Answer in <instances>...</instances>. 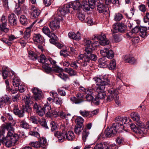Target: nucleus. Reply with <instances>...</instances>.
Segmentation results:
<instances>
[{"instance_id":"nucleus-4","label":"nucleus","mask_w":149,"mask_h":149,"mask_svg":"<svg viewBox=\"0 0 149 149\" xmlns=\"http://www.w3.org/2000/svg\"><path fill=\"white\" fill-rule=\"evenodd\" d=\"M131 117L134 121H136V125L133 123L130 125V127L132 130L136 134H140V117L138 113H136L132 112L130 114Z\"/></svg>"},{"instance_id":"nucleus-11","label":"nucleus","mask_w":149,"mask_h":149,"mask_svg":"<svg viewBox=\"0 0 149 149\" xmlns=\"http://www.w3.org/2000/svg\"><path fill=\"white\" fill-rule=\"evenodd\" d=\"M6 137V140H10L13 143V145L17 144L19 138L18 134H13L12 132L9 131L8 132Z\"/></svg>"},{"instance_id":"nucleus-2","label":"nucleus","mask_w":149,"mask_h":149,"mask_svg":"<svg viewBox=\"0 0 149 149\" xmlns=\"http://www.w3.org/2000/svg\"><path fill=\"white\" fill-rule=\"evenodd\" d=\"M95 81L96 84L97 86V87L95 85H93L92 86V89L97 93V96L100 99H104L105 97L106 93L104 91L105 89V86L109 84V80L107 79H101L99 78H95Z\"/></svg>"},{"instance_id":"nucleus-24","label":"nucleus","mask_w":149,"mask_h":149,"mask_svg":"<svg viewBox=\"0 0 149 149\" xmlns=\"http://www.w3.org/2000/svg\"><path fill=\"white\" fill-rule=\"evenodd\" d=\"M123 60L125 63L134 64L136 61L134 58L128 55H125L123 56Z\"/></svg>"},{"instance_id":"nucleus-40","label":"nucleus","mask_w":149,"mask_h":149,"mask_svg":"<svg viewBox=\"0 0 149 149\" xmlns=\"http://www.w3.org/2000/svg\"><path fill=\"white\" fill-rule=\"evenodd\" d=\"M29 57L31 60H36L38 58L37 55L33 51H29L28 52Z\"/></svg>"},{"instance_id":"nucleus-25","label":"nucleus","mask_w":149,"mask_h":149,"mask_svg":"<svg viewBox=\"0 0 149 149\" xmlns=\"http://www.w3.org/2000/svg\"><path fill=\"white\" fill-rule=\"evenodd\" d=\"M116 133V131L114 130L113 127H111L110 128H107L105 132V135L108 137L113 136Z\"/></svg>"},{"instance_id":"nucleus-10","label":"nucleus","mask_w":149,"mask_h":149,"mask_svg":"<svg viewBox=\"0 0 149 149\" xmlns=\"http://www.w3.org/2000/svg\"><path fill=\"white\" fill-rule=\"evenodd\" d=\"M70 10L69 8L68 4H65L59 8L57 12L58 15L61 17L59 19L61 20L62 18V16H64L68 13H70Z\"/></svg>"},{"instance_id":"nucleus-58","label":"nucleus","mask_w":149,"mask_h":149,"mask_svg":"<svg viewBox=\"0 0 149 149\" xmlns=\"http://www.w3.org/2000/svg\"><path fill=\"white\" fill-rule=\"evenodd\" d=\"M123 18L122 15L120 13H118L115 14L114 19L116 21H120Z\"/></svg>"},{"instance_id":"nucleus-53","label":"nucleus","mask_w":149,"mask_h":149,"mask_svg":"<svg viewBox=\"0 0 149 149\" xmlns=\"http://www.w3.org/2000/svg\"><path fill=\"white\" fill-rule=\"evenodd\" d=\"M49 58L48 59H47L45 56L44 55H41L40 57V62L42 63H45L47 62L48 61H49Z\"/></svg>"},{"instance_id":"nucleus-29","label":"nucleus","mask_w":149,"mask_h":149,"mask_svg":"<svg viewBox=\"0 0 149 149\" xmlns=\"http://www.w3.org/2000/svg\"><path fill=\"white\" fill-rule=\"evenodd\" d=\"M33 39L34 42L42 44L43 43V39L40 34H34L33 36Z\"/></svg>"},{"instance_id":"nucleus-1","label":"nucleus","mask_w":149,"mask_h":149,"mask_svg":"<svg viewBox=\"0 0 149 149\" xmlns=\"http://www.w3.org/2000/svg\"><path fill=\"white\" fill-rule=\"evenodd\" d=\"M100 43L98 41H95L91 44V47H85V52L84 54H81L78 56L79 59H81L82 61L81 63V65L85 67L91 61H95L97 59L96 55L93 53V51L96 48L98 47Z\"/></svg>"},{"instance_id":"nucleus-62","label":"nucleus","mask_w":149,"mask_h":149,"mask_svg":"<svg viewBox=\"0 0 149 149\" xmlns=\"http://www.w3.org/2000/svg\"><path fill=\"white\" fill-rule=\"evenodd\" d=\"M108 48L105 47L103 49L100 50V53L103 57H106L108 50Z\"/></svg>"},{"instance_id":"nucleus-39","label":"nucleus","mask_w":149,"mask_h":149,"mask_svg":"<svg viewBox=\"0 0 149 149\" xmlns=\"http://www.w3.org/2000/svg\"><path fill=\"white\" fill-rule=\"evenodd\" d=\"M19 21L20 23L24 25H27L28 22V19L24 15H22L20 16L19 18Z\"/></svg>"},{"instance_id":"nucleus-17","label":"nucleus","mask_w":149,"mask_h":149,"mask_svg":"<svg viewBox=\"0 0 149 149\" xmlns=\"http://www.w3.org/2000/svg\"><path fill=\"white\" fill-rule=\"evenodd\" d=\"M8 21L10 25L15 26L17 24V18L16 15L14 13H11L8 15Z\"/></svg>"},{"instance_id":"nucleus-47","label":"nucleus","mask_w":149,"mask_h":149,"mask_svg":"<svg viewBox=\"0 0 149 149\" xmlns=\"http://www.w3.org/2000/svg\"><path fill=\"white\" fill-rule=\"evenodd\" d=\"M58 76L61 79L65 81L69 79V77L68 74H65L62 72H61L58 74Z\"/></svg>"},{"instance_id":"nucleus-30","label":"nucleus","mask_w":149,"mask_h":149,"mask_svg":"<svg viewBox=\"0 0 149 149\" xmlns=\"http://www.w3.org/2000/svg\"><path fill=\"white\" fill-rule=\"evenodd\" d=\"M147 132V129L145 124L143 123H140V136H145Z\"/></svg>"},{"instance_id":"nucleus-13","label":"nucleus","mask_w":149,"mask_h":149,"mask_svg":"<svg viewBox=\"0 0 149 149\" xmlns=\"http://www.w3.org/2000/svg\"><path fill=\"white\" fill-rule=\"evenodd\" d=\"M68 5L69 8L71 10V11L72 10V9L74 10H79L81 8V6H82L79 1H75L73 3H69Z\"/></svg>"},{"instance_id":"nucleus-44","label":"nucleus","mask_w":149,"mask_h":149,"mask_svg":"<svg viewBox=\"0 0 149 149\" xmlns=\"http://www.w3.org/2000/svg\"><path fill=\"white\" fill-rule=\"evenodd\" d=\"M42 31L43 33L47 35L48 37L50 36L53 33L50 32V30L49 28L47 26H44L42 29Z\"/></svg>"},{"instance_id":"nucleus-60","label":"nucleus","mask_w":149,"mask_h":149,"mask_svg":"<svg viewBox=\"0 0 149 149\" xmlns=\"http://www.w3.org/2000/svg\"><path fill=\"white\" fill-rule=\"evenodd\" d=\"M84 42L85 45L87 47H91V40H87L86 39H85L84 40Z\"/></svg>"},{"instance_id":"nucleus-56","label":"nucleus","mask_w":149,"mask_h":149,"mask_svg":"<svg viewBox=\"0 0 149 149\" xmlns=\"http://www.w3.org/2000/svg\"><path fill=\"white\" fill-rule=\"evenodd\" d=\"M114 53L112 50H109L108 49L106 57L109 59H112L114 57Z\"/></svg>"},{"instance_id":"nucleus-49","label":"nucleus","mask_w":149,"mask_h":149,"mask_svg":"<svg viewBox=\"0 0 149 149\" xmlns=\"http://www.w3.org/2000/svg\"><path fill=\"white\" fill-rule=\"evenodd\" d=\"M12 82L13 84L15 87H17L21 84L20 80L16 78L13 79Z\"/></svg>"},{"instance_id":"nucleus-5","label":"nucleus","mask_w":149,"mask_h":149,"mask_svg":"<svg viewBox=\"0 0 149 149\" xmlns=\"http://www.w3.org/2000/svg\"><path fill=\"white\" fill-rule=\"evenodd\" d=\"M84 127L83 125L82 124H78L75 126L74 132L76 134L79 135L80 134L81 131L83 130L82 134V138L83 141L85 142L89 133L87 129L86 128L84 129Z\"/></svg>"},{"instance_id":"nucleus-34","label":"nucleus","mask_w":149,"mask_h":149,"mask_svg":"<svg viewBox=\"0 0 149 149\" xmlns=\"http://www.w3.org/2000/svg\"><path fill=\"white\" fill-rule=\"evenodd\" d=\"M53 101L54 104V107H55V105H59L61 106L63 102L61 98L59 97H56L54 98L53 99Z\"/></svg>"},{"instance_id":"nucleus-50","label":"nucleus","mask_w":149,"mask_h":149,"mask_svg":"<svg viewBox=\"0 0 149 149\" xmlns=\"http://www.w3.org/2000/svg\"><path fill=\"white\" fill-rule=\"evenodd\" d=\"M6 104H9L11 103V100L10 97L7 95H5L1 98Z\"/></svg>"},{"instance_id":"nucleus-52","label":"nucleus","mask_w":149,"mask_h":149,"mask_svg":"<svg viewBox=\"0 0 149 149\" xmlns=\"http://www.w3.org/2000/svg\"><path fill=\"white\" fill-rule=\"evenodd\" d=\"M7 24V23H1L0 25V27L1 30L5 32H7L9 31V29L6 27Z\"/></svg>"},{"instance_id":"nucleus-57","label":"nucleus","mask_w":149,"mask_h":149,"mask_svg":"<svg viewBox=\"0 0 149 149\" xmlns=\"http://www.w3.org/2000/svg\"><path fill=\"white\" fill-rule=\"evenodd\" d=\"M29 134L39 138L40 137V134L37 132L31 131L29 132Z\"/></svg>"},{"instance_id":"nucleus-27","label":"nucleus","mask_w":149,"mask_h":149,"mask_svg":"<svg viewBox=\"0 0 149 149\" xmlns=\"http://www.w3.org/2000/svg\"><path fill=\"white\" fill-rule=\"evenodd\" d=\"M108 92L110 94L112 95L115 96V98L117 99L119 98V96L118 95L119 93L118 91L117 88H108Z\"/></svg>"},{"instance_id":"nucleus-18","label":"nucleus","mask_w":149,"mask_h":149,"mask_svg":"<svg viewBox=\"0 0 149 149\" xmlns=\"http://www.w3.org/2000/svg\"><path fill=\"white\" fill-rule=\"evenodd\" d=\"M31 9L32 10L31 13V17L32 19L37 18L40 14V10L36 8L33 5H32Z\"/></svg>"},{"instance_id":"nucleus-63","label":"nucleus","mask_w":149,"mask_h":149,"mask_svg":"<svg viewBox=\"0 0 149 149\" xmlns=\"http://www.w3.org/2000/svg\"><path fill=\"white\" fill-rule=\"evenodd\" d=\"M114 41L117 42H119L121 41L122 40V36H118L117 35H114Z\"/></svg>"},{"instance_id":"nucleus-36","label":"nucleus","mask_w":149,"mask_h":149,"mask_svg":"<svg viewBox=\"0 0 149 149\" xmlns=\"http://www.w3.org/2000/svg\"><path fill=\"white\" fill-rule=\"evenodd\" d=\"M5 133V129L3 127L0 130V141L4 142L6 140L7 137H4L3 135Z\"/></svg>"},{"instance_id":"nucleus-42","label":"nucleus","mask_w":149,"mask_h":149,"mask_svg":"<svg viewBox=\"0 0 149 149\" xmlns=\"http://www.w3.org/2000/svg\"><path fill=\"white\" fill-rule=\"evenodd\" d=\"M52 34L49 37L51 38L49 41L51 43L55 45L57 42V38L54 33Z\"/></svg>"},{"instance_id":"nucleus-19","label":"nucleus","mask_w":149,"mask_h":149,"mask_svg":"<svg viewBox=\"0 0 149 149\" xmlns=\"http://www.w3.org/2000/svg\"><path fill=\"white\" fill-rule=\"evenodd\" d=\"M49 26L51 29L54 31L56 29L59 28L60 21L57 19H55L50 23Z\"/></svg>"},{"instance_id":"nucleus-61","label":"nucleus","mask_w":149,"mask_h":149,"mask_svg":"<svg viewBox=\"0 0 149 149\" xmlns=\"http://www.w3.org/2000/svg\"><path fill=\"white\" fill-rule=\"evenodd\" d=\"M76 121L77 123V125L78 124L83 125L84 120L82 117L79 116L76 119Z\"/></svg>"},{"instance_id":"nucleus-45","label":"nucleus","mask_w":149,"mask_h":149,"mask_svg":"<svg viewBox=\"0 0 149 149\" xmlns=\"http://www.w3.org/2000/svg\"><path fill=\"white\" fill-rule=\"evenodd\" d=\"M30 32L31 30L30 28H28L26 29L24 33V38L25 40H27L29 38L30 36Z\"/></svg>"},{"instance_id":"nucleus-41","label":"nucleus","mask_w":149,"mask_h":149,"mask_svg":"<svg viewBox=\"0 0 149 149\" xmlns=\"http://www.w3.org/2000/svg\"><path fill=\"white\" fill-rule=\"evenodd\" d=\"M79 113L84 117H90L91 114V113H90V111L85 110L80 111Z\"/></svg>"},{"instance_id":"nucleus-15","label":"nucleus","mask_w":149,"mask_h":149,"mask_svg":"<svg viewBox=\"0 0 149 149\" xmlns=\"http://www.w3.org/2000/svg\"><path fill=\"white\" fill-rule=\"evenodd\" d=\"M32 93H33V97L34 99L36 100H40L42 97V92L38 88L34 87L31 89Z\"/></svg>"},{"instance_id":"nucleus-55","label":"nucleus","mask_w":149,"mask_h":149,"mask_svg":"<svg viewBox=\"0 0 149 149\" xmlns=\"http://www.w3.org/2000/svg\"><path fill=\"white\" fill-rule=\"evenodd\" d=\"M23 101L25 103L26 105H28L31 102L30 96L29 95L25 96L23 98Z\"/></svg>"},{"instance_id":"nucleus-8","label":"nucleus","mask_w":149,"mask_h":149,"mask_svg":"<svg viewBox=\"0 0 149 149\" xmlns=\"http://www.w3.org/2000/svg\"><path fill=\"white\" fill-rule=\"evenodd\" d=\"M118 148V146L115 144L109 145L104 142L97 144L93 149H116Z\"/></svg>"},{"instance_id":"nucleus-26","label":"nucleus","mask_w":149,"mask_h":149,"mask_svg":"<svg viewBox=\"0 0 149 149\" xmlns=\"http://www.w3.org/2000/svg\"><path fill=\"white\" fill-rule=\"evenodd\" d=\"M42 108L45 114H46V116L47 117L48 115L50 114V112L51 111L52 109L50 105L49 104L46 103L44 105Z\"/></svg>"},{"instance_id":"nucleus-14","label":"nucleus","mask_w":149,"mask_h":149,"mask_svg":"<svg viewBox=\"0 0 149 149\" xmlns=\"http://www.w3.org/2000/svg\"><path fill=\"white\" fill-rule=\"evenodd\" d=\"M49 61L50 62L51 64L52 65V68L55 72L60 73L63 71V69L62 68L56 65V62L55 60L50 58L49 59Z\"/></svg>"},{"instance_id":"nucleus-43","label":"nucleus","mask_w":149,"mask_h":149,"mask_svg":"<svg viewBox=\"0 0 149 149\" xmlns=\"http://www.w3.org/2000/svg\"><path fill=\"white\" fill-rule=\"evenodd\" d=\"M48 63V61L47 62L45 63V64L42 65V68L44 69L45 71L47 72H49L52 69L51 67L50 64H49Z\"/></svg>"},{"instance_id":"nucleus-3","label":"nucleus","mask_w":149,"mask_h":149,"mask_svg":"<svg viewBox=\"0 0 149 149\" xmlns=\"http://www.w3.org/2000/svg\"><path fill=\"white\" fill-rule=\"evenodd\" d=\"M29 144L30 146H26L23 149L27 148L32 149L31 147L34 148H47V140L44 137L40 138L38 141L31 142Z\"/></svg>"},{"instance_id":"nucleus-37","label":"nucleus","mask_w":149,"mask_h":149,"mask_svg":"<svg viewBox=\"0 0 149 149\" xmlns=\"http://www.w3.org/2000/svg\"><path fill=\"white\" fill-rule=\"evenodd\" d=\"M147 28L146 27L140 26V36L143 38H145L146 36Z\"/></svg>"},{"instance_id":"nucleus-46","label":"nucleus","mask_w":149,"mask_h":149,"mask_svg":"<svg viewBox=\"0 0 149 149\" xmlns=\"http://www.w3.org/2000/svg\"><path fill=\"white\" fill-rule=\"evenodd\" d=\"M3 127L5 129L7 130L8 132L10 131L13 132V128L12 127L11 123H6L3 126Z\"/></svg>"},{"instance_id":"nucleus-31","label":"nucleus","mask_w":149,"mask_h":149,"mask_svg":"<svg viewBox=\"0 0 149 149\" xmlns=\"http://www.w3.org/2000/svg\"><path fill=\"white\" fill-rule=\"evenodd\" d=\"M65 136L66 139L69 141L73 140L75 138L74 133L73 132L68 131L65 132Z\"/></svg>"},{"instance_id":"nucleus-23","label":"nucleus","mask_w":149,"mask_h":149,"mask_svg":"<svg viewBox=\"0 0 149 149\" xmlns=\"http://www.w3.org/2000/svg\"><path fill=\"white\" fill-rule=\"evenodd\" d=\"M13 111L14 114L18 116L19 117H22L24 116V110H23L22 109L19 110L17 105H16L14 106Z\"/></svg>"},{"instance_id":"nucleus-28","label":"nucleus","mask_w":149,"mask_h":149,"mask_svg":"<svg viewBox=\"0 0 149 149\" xmlns=\"http://www.w3.org/2000/svg\"><path fill=\"white\" fill-rule=\"evenodd\" d=\"M93 91L92 88L88 89L86 91V98L87 101H91L93 99V97L92 95L93 94Z\"/></svg>"},{"instance_id":"nucleus-48","label":"nucleus","mask_w":149,"mask_h":149,"mask_svg":"<svg viewBox=\"0 0 149 149\" xmlns=\"http://www.w3.org/2000/svg\"><path fill=\"white\" fill-rule=\"evenodd\" d=\"M20 125L22 127L26 129L28 128L29 126L25 120H21Z\"/></svg>"},{"instance_id":"nucleus-6","label":"nucleus","mask_w":149,"mask_h":149,"mask_svg":"<svg viewBox=\"0 0 149 149\" xmlns=\"http://www.w3.org/2000/svg\"><path fill=\"white\" fill-rule=\"evenodd\" d=\"M100 2L98 0H88V1L84 0L82 2V6L84 11H88L90 8L93 9L95 7L96 3Z\"/></svg>"},{"instance_id":"nucleus-64","label":"nucleus","mask_w":149,"mask_h":149,"mask_svg":"<svg viewBox=\"0 0 149 149\" xmlns=\"http://www.w3.org/2000/svg\"><path fill=\"white\" fill-rule=\"evenodd\" d=\"M68 36L70 38L74 39H77V38H76V34L74 32H71L68 34Z\"/></svg>"},{"instance_id":"nucleus-22","label":"nucleus","mask_w":149,"mask_h":149,"mask_svg":"<svg viewBox=\"0 0 149 149\" xmlns=\"http://www.w3.org/2000/svg\"><path fill=\"white\" fill-rule=\"evenodd\" d=\"M113 28L115 30L114 33H116L118 31L120 32H123L125 30V26L121 24H115L113 26Z\"/></svg>"},{"instance_id":"nucleus-35","label":"nucleus","mask_w":149,"mask_h":149,"mask_svg":"<svg viewBox=\"0 0 149 149\" xmlns=\"http://www.w3.org/2000/svg\"><path fill=\"white\" fill-rule=\"evenodd\" d=\"M65 71L70 76H72L77 75L76 72L71 68H65Z\"/></svg>"},{"instance_id":"nucleus-12","label":"nucleus","mask_w":149,"mask_h":149,"mask_svg":"<svg viewBox=\"0 0 149 149\" xmlns=\"http://www.w3.org/2000/svg\"><path fill=\"white\" fill-rule=\"evenodd\" d=\"M97 5V9L100 13H103L107 16L109 15V10L108 8L106 7L105 5L103 3L99 2Z\"/></svg>"},{"instance_id":"nucleus-54","label":"nucleus","mask_w":149,"mask_h":149,"mask_svg":"<svg viewBox=\"0 0 149 149\" xmlns=\"http://www.w3.org/2000/svg\"><path fill=\"white\" fill-rule=\"evenodd\" d=\"M30 120L33 123L38 124L40 121L39 118L37 117L32 116L30 117Z\"/></svg>"},{"instance_id":"nucleus-21","label":"nucleus","mask_w":149,"mask_h":149,"mask_svg":"<svg viewBox=\"0 0 149 149\" xmlns=\"http://www.w3.org/2000/svg\"><path fill=\"white\" fill-rule=\"evenodd\" d=\"M82 96L83 95L81 94H77V98L74 97H72L70 98V100L76 104H80L84 101Z\"/></svg>"},{"instance_id":"nucleus-9","label":"nucleus","mask_w":149,"mask_h":149,"mask_svg":"<svg viewBox=\"0 0 149 149\" xmlns=\"http://www.w3.org/2000/svg\"><path fill=\"white\" fill-rule=\"evenodd\" d=\"M94 37L92 38L93 40H95L97 39L99 40L100 45H108L109 44V41L106 38L105 35L104 33H102L101 35H95Z\"/></svg>"},{"instance_id":"nucleus-20","label":"nucleus","mask_w":149,"mask_h":149,"mask_svg":"<svg viewBox=\"0 0 149 149\" xmlns=\"http://www.w3.org/2000/svg\"><path fill=\"white\" fill-rule=\"evenodd\" d=\"M99 64V67L101 68H107L108 64L109 61L107 60L106 57H103L100 58L98 60Z\"/></svg>"},{"instance_id":"nucleus-7","label":"nucleus","mask_w":149,"mask_h":149,"mask_svg":"<svg viewBox=\"0 0 149 149\" xmlns=\"http://www.w3.org/2000/svg\"><path fill=\"white\" fill-rule=\"evenodd\" d=\"M61 131H56L55 132L54 136L58 138L59 141L62 142L66 139L65 134L68 129L67 126H61Z\"/></svg>"},{"instance_id":"nucleus-51","label":"nucleus","mask_w":149,"mask_h":149,"mask_svg":"<svg viewBox=\"0 0 149 149\" xmlns=\"http://www.w3.org/2000/svg\"><path fill=\"white\" fill-rule=\"evenodd\" d=\"M50 114L48 115L47 117H56L58 116V113L54 110H52L50 112Z\"/></svg>"},{"instance_id":"nucleus-38","label":"nucleus","mask_w":149,"mask_h":149,"mask_svg":"<svg viewBox=\"0 0 149 149\" xmlns=\"http://www.w3.org/2000/svg\"><path fill=\"white\" fill-rule=\"evenodd\" d=\"M50 126L51 127V131L52 132H54V134L56 131H58L57 130L58 127H57L56 123L53 121L51 122Z\"/></svg>"},{"instance_id":"nucleus-16","label":"nucleus","mask_w":149,"mask_h":149,"mask_svg":"<svg viewBox=\"0 0 149 149\" xmlns=\"http://www.w3.org/2000/svg\"><path fill=\"white\" fill-rule=\"evenodd\" d=\"M116 123L113 124L112 127L114 129V130L116 131V133L118 131H122L124 128L123 125L119 122V121H117L116 120V118L115 119Z\"/></svg>"},{"instance_id":"nucleus-33","label":"nucleus","mask_w":149,"mask_h":149,"mask_svg":"<svg viewBox=\"0 0 149 149\" xmlns=\"http://www.w3.org/2000/svg\"><path fill=\"white\" fill-rule=\"evenodd\" d=\"M116 66V61L115 59L111 61L108 64L107 68L110 70L114 69Z\"/></svg>"},{"instance_id":"nucleus-32","label":"nucleus","mask_w":149,"mask_h":149,"mask_svg":"<svg viewBox=\"0 0 149 149\" xmlns=\"http://www.w3.org/2000/svg\"><path fill=\"white\" fill-rule=\"evenodd\" d=\"M116 120L117 121H119V122L122 125H123V124H127L129 123L128 121H131L130 119L129 118L128 119L126 117H117L116 118Z\"/></svg>"},{"instance_id":"nucleus-59","label":"nucleus","mask_w":149,"mask_h":149,"mask_svg":"<svg viewBox=\"0 0 149 149\" xmlns=\"http://www.w3.org/2000/svg\"><path fill=\"white\" fill-rule=\"evenodd\" d=\"M69 54V52L66 49H63L60 52V54L61 56L66 57L68 56Z\"/></svg>"}]
</instances>
